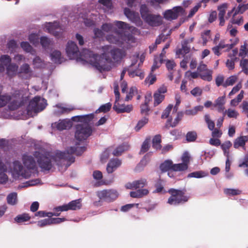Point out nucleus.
Segmentation results:
<instances>
[{
  "mask_svg": "<svg viewBox=\"0 0 248 248\" xmlns=\"http://www.w3.org/2000/svg\"><path fill=\"white\" fill-rule=\"evenodd\" d=\"M82 53L87 55L85 57L88 59V62L100 72L110 70L113 61L108 53L104 52L98 55L88 49L84 50Z\"/></svg>",
  "mask_w": 248,
  "mask_h": 248,
  "instance_id": "1",
  "label": "nucleus"
},
{
  "mask_svg": "<svg viewBox=\"0 0 248 248\" xmlns=\"http://www.w3.org/2000/svg\"><path fill=\"white\" fill-rule=\"evenodd\" d=\"M81 207V204L80 202H68L67 204L55 207L54 208L53 212H46L43 211H38L35 214V216L40 217L59 216L61 212L66 211L69 210H77L79 209Z\"/></svg>",
  "mask_w": 248,
  "mask_h": 248,
  "instance_id": "2",
  "label": "nucleus"
},
{
  "mask_svg": "<svg viewBox=\"0 0 248 248\" xmlns=\"http://www.w3.org/2000/svg\"><path fill=\"white\" fill-rule=\"evenodd\" d=\"M86 150L85 147H70L65 152H58L56 153L55 157L56 158L64 159L67 161L70 164L75 161L73 154L77 155H81Z\"/></svg>",
  "mask_w": 248,
  "mask_h": 248,
  "instance_id": "3",
  "label": "nucleus"
},
{
  "mask_svg": "<svg viewBox=\"0 0 248 248\" xmlns=\"http://www.w3.org/2000/svg\"><path fill=\"white\" fill-rule=\"evenodd\" d=\"M46 105V100L41 98L40 96H35L30 101L27 108L28 112L38 113L44 110Z\"/></svg>",
  "mask_w": 248,
  "mask_h": 248,
  "instance_id": "4",
  "label": "nucleus"
},
{
  "mask_svg": "<svg viewBox=\"0 0 248 248\" xmlns=\"http://www.w3.org/2000/svg\"><path fill=\"white\" fill-rule=\"evenodd\" d=\"M34 156L37 159L39 167L44 170H49L52 168L51 161L48 154H42L38 151L33 153Z\"/></svg>",
  "mask_w": 248,
  "mask_h": 248,
  "instance_id": "5",
  "label": "nucleus"
},
{
  "mask_svg": "<svg viewBox=\"0 0 248 248\" xmlns=\"http://www.w3.org/2000/svg\"><path fill=\"white\" fill-rule=\"evenodd\" d=\"M75 138L79 140H86L93 132L91 127L89 124H78L76 126Z\"/></svg>",
  "mask_w": 248,
  "mask_h": 248,
  "instance_id": "6",
  "label": "nucleus"
},
{
  "mask_svg": "<svg viewBox=\"0 0 248 248\" xmlns=\"http://www.w3.org/2000/svg\"><path fill=\"white\" fill-rule=\"evenodd\" d=\"M185 190H179L170 188L168 192L171 195L168 202H187L189 197L186 194Z\"/></svg>",
  "mask_w": 248,
  "mask_h": 248,
  "instance_id": "7",
  "label": "nucleus"
},
{
  "mask_svg": "<svg viewBox=\"0 0 248 248\" xmlns=\"http://www.w3.org/2000/svg\"><path fill=\"white\" fill-rule=\"evenodd\" d=\"M128 38L129 36L117 30L114 32V34H109L106 37L107 40L109 43L118 45H123L124 42L129 40Z\"/></svg>",
  "mask_w": 248,
  "mask_h": 248,
  "instance_id": "8",
  "label": "nucleus"
},
{
  "mask_svg": "<svg viewBox=\"0 0 248 248\" xmlns=\"http://www.w3.org/2000/svg\"><path fill=\"white\" fill-rule=\"evenodd\" d=\"M22 160L24 166L27 169V171L31 173V171L36 173H38L36 161L32 156L28 154H24L22 155Z\"/></svg>",
  "mask_w": 248,
  "mask_h": 248,
  "instance_id": "9",
  "label": "nucleus"
},
{
  "mask_svg": "<svg viewBox=\"0 0 248 248\" xmlns=\"http://www.w3.org/2000/svg\"><path fill=\"white\" fill-rule=\"evenodd\" d=\"M66 52L68 57L71 59H76L79 56H82L81 54L78 49V48L76 44L73 41H69L68 42Z\"/></svg>",
  "mask_w": 248,
  "mask_h": 248,
  "instance_id": "10",
  "label": "nucleus"
},
{
  "mask_svg": "<svg viewBox=\"0 0 248 248\" xmlns=\"http://www.w3.org/2000/svg\"><path fill=\"white\" fill-rule=\"evenodd\" d=\"M143 20L151 27H158L163 23L162 17L159 15L150 14Z\"/></svg>",
  "mask_w": 248,
  "mask_h": 248,
  "instance_id": "11",
  "label": "nucleus"
},
{
  "mask_svg": "<svg viewBox=\"0 0 248 248\" xmlns=\"http://www.w3.org/2000/svg\"><path fill=\"white\" fill-rule=\"evenodd\" d=\"M97 196L100 199L115 200L119 196V193L114 189H106L97 192Z\"/></svg>",
  "mask_w": 248,
  "mask_h": 248,
  "instance_id": "12",
  "label": "nucleus"
},
{
  "mask_svg": "<svg viewBox=\"0 0 248 248\" xmlns=\"http://www.w3.org/2000/svg\"><path fill=\"white\" fill-rule=\"evenodd\" d=\"M13 171L17 175L21 176L25 178H28L31 175L30 172L23 169L21 163L17 160L13 162Z\"/></svg>",
  "mask_w": 248,
  "mask_h": 248,
  "instance_id": "13",
  "label": "nucleus"
},
{
  "mask_svg": "<svg viewBox=\"0 0 248 248\" xmlns=\"http://www.w3.org/2000/svg\"><path fill=\"white\" fill-rule=\"evenodd\" d=\"M124 14L131 22L134 23L137 26H140L142 24V21L138 13L131 11L128 8H125L124 9Z\"/></svg>",
  "mask_w": 248,
  "mask_h": 248,
  "instance_id": "14",
  "label": "nucleus"
},
{
  "mask_svg": "<svg viewBox=\"0 0 248 248\" xmlns=\"http://www.w3.org/2000/svg\"><path fill=\"white\" fill-rule=\"evenodd\" d=\"M183 10L181 6H176L172 9L167 10L164 13V17L168 20L176 19L179 16V13Z\"/></svg>",
  "mask_w": 248,
  "mask_h": 248,
  "instance_id": "15",
  "label": "nucleus"
},
{
  "mask_svg": "<svg viewBox=\"0 0 248 248\" xmlns=\"http://www.w3.org/2000/svg\"><path fill=\"white\" fill-rule=\"evenodd\" d=\"M108 53L111 55V60H113L115 62L120 61L125 56V51L118 48H114L111 49Z\"/></svg>",
  "mask_w": 248,
  "mask_h": 248,
  "instance_id": "16",
  "label": "nucleus"
},
{
  "mask_svg": "<svg viewBox=\"0 0 248 248\" xmlns=\"http://www.w3.org/2000/svg\"><path fill=\"white\" fill-rule=\"evenodd\" d=\"M147 185V181L145 179H141L138 180L134 181L132 182L127 183L125 185V187L129 189H137L142 188Z\"/></svg>",
  "mask_w": 248,
  "mask_h": 248,
  "instance_id": "17",
  "label": "nucleus"
},
{
  "mask_svg": "<svg viewBox=\"0 0 248 248\" xmlns=\"http://www.w3.org/2000/svg\"><path fill=\"white\" fill-rule=\"evenodd\" d=\"M122 164V161L118 158H112L107 164L106 170L108 173H113Z\"/></svg>",
  "mask_w": 248,
  "mask_h": 248,
  "instance_id": "18",
  "label": "nucleus"
},
{
  "mask_svg": "<svg viewBox=\"0 0 248 248\" xmlns=\"http://www.w3.org/2000/svg\"><path fill=\"white\" fill-rule=\"evenodd\" d=\"M113 109L118 113H129L133 109L132 105H125L124 104L120 105L117 102H115L113 107Z\"/></svg>",
  "mask_w": 248,
  "mask_h": 248,
  "instance_id": "19",
  "label": "nucleus"
},
{
  "mask_svg": "<svg viewBox=\"0 0 248 248\" xmlns=\"http://www.w3.org/2000/svg\"><path fill=\"white\" fill-rule=\"evenodd\" d=\"M94 118L93 114H90L85 115L77 116L72 118V120L75 122H83V124H88V123L90 122Z\"/></svg>",
  "mask_w": 248,
  "mask_h": 248,
  "instance_id": "20",
  "label": "nucleus"
},
{
  "mask_svg": "<svg viewBox=\"0 0 248 248\" xmlns=\"http://www.w3.org/2000/svg\"><path fill=\"white\" fill-rule=\"evenodd\" d=\"M3 87L0 85V108L5 106L12 100V96L8 93L2 94Z\"/></svg>",
  "mask_w": 248,
  "mask_h": 248,
  "instance_id": "21",
  "label": "nucleus"
},
{
  "mask_svg": "<svg viewBox=\"0 0 248 248\" xmlns=\"http://www.w3.org/2000/svg\"><path fill=\"white\" fill-rule=\"evenodd\" d=\"M173 164L171 160H166L160 165V169L162 172H165L170 170H173Z\"/></svg>",
  "mask_w": 248,
  "mask_h": 248,
  "instance_id": "22",
  "label": "nucleus"
},
{
  "mask_svg": "<svg viewBox=\"0 0 248 248\" xmlns=\"http://www.w3.org/2000/svg\"><path fill=\"white\" fill-rule=\"evenodd\" d=\"M149 191L147 189H138L130 192V195L132 198H140L147 195Z\"/></svg>",
  "mask_w": 248,
  "mask_h": 248,
  "instance_id": "23",
  "label": "nucleus"
},
{
  "mask_svg": "<svg viewBox=\"0 0 248 248\" xmlns=\"http://www.w3.org/2000/svg\"><path fill=\"white\" fill-rule=\"evenodd\" d=\"M56 127L59 130H62L70 128L71 126V122L70 121L63 120L58 123H56Z\"/></svg>",
  "mask_w": 248,
  "mask_h": 248,
  "instance_id": "24",
  "label": "nucleus"
},
{
  "mask_svg": "<svg viewBox=\"0 0 248 248\" xmlns=\"http://www.w3.org/2000/svg\"><path fill=\"white\" fill-rule=\"evenodd\" d=\"M248 140V137L247 136H240L235 140L233 143V147L236 149L240 147H243Z\"/></svg>",
  "mask_w": 248,
  "mask_h": 248,
  "instance_id": "25",
  "label": "nucleus"
},
{
  "mask_svg": "<svg viewBox=\"0 0 248 248\" xmlns=\"http://www.w3.org/2000/svg\"><path fill=\"white\" fill-rule=\"evenodd\" d=\"M129 148V145L126 143H123L118 146L113 152L112 154L114 156H118L125 151L128 150Z\"/></svg>",
  "mask_w": 248,
  "mask_h": 248,
  "instance_id": "26",
  "label": "nucleus"
},
{
  "mask_svg": "<svg viewBox=\"0 0 248 248\" xmlns=\"http://www.w3.org/2000/svg\"><path fill=\"white\" fill-rule=\"evenodd\" d=\"M161 137L160 135H155L152 140V147L153 148L158 150H160L162 148L161 145Z\"/></svg>",
  "mask_w": 248,
  "mask_h": 248,
  "instance_id": "27",
  "label": "nucleus"
},
{
  "mask_svg": "<svg viewBox=\"0 0 248 248\" xmlns=\"http://www.w3.org/2000/svg\"><path fill=\"white\" fill-rule=\"evenodd\" d=\"M238 77L236 75H232L228 78L223 84V87L226 88L229 86L233 85L237 81Z\"/></svg>",
  "mask_w": 248,
  "mask_h": 248,
  "instance_id": "28",
  "label": "nucleus"
},
{
  "mask_svg": "<svg viewBox=\"0 0 248 248\" xmlns=\"http://www.w3.org/2000/svg\"><path fill=\"white\" fill-rule=\"evenodd\" d=\"M51 60L55 63H61L62 54L59 50H54L50 54Z\"/></svg>",
  "mask_w": 248,
  "mask_h": 248,
  "instance_id": "29",
  "label": "nucleus"
},
{
  "mask_svg": "<svg viewBox=\"0 0 248 248\" xmlns=\"http://www.w3.org/2000/svg\"><path fill=\"white\" fill-rule=\"evenodd\" d=\"M151 97H149L148 99L147 97L145 98V102L143 104L140 106V113L142 114L148 115V112L150 110L149 108L148 103L150 101Z\"/></svg>",
  "mask_w": 248,
  "mask_h": 248,
  "instance_id": "30",
  "label": "nucleus"
},
{
  "mask_svg": "<svg viewBox=\"0 0 248 248\" xmlns=\"http://www.w3.org/2000/svg\"><path fill=\"white\" fill-rule=\"evenodd\" d=\"M203 107L202 106H197L194 108L186 110L185 113L186 115H195L198 111L202 110Z\"/></svg>",
  "mask_w": 248,
  "mask_h": 248,
  "instance_id": "31",
  "label": "nucleus"
},
{
  "mask_svg": "<svg viewBox=\"0 0 248 248\" xmlns=\"http://www.w3.org/2000/svg\"><path fill=\"white\" fill-rule=\"evenodd\" d=\"M128 75L131 78H134L135 76L139 77L140 79L144 78V73L140 69H137L134 70H132L130 68V71H128Z\"/></svg>",
  "mask_w": 248,
  "mask_h": 248,
  "instance_id": "32",
  "label": "nucleus"
},
{
  "mask_svg": "<svg viewBox=\"0 0 248 248\" xmlns=\"http://www.w3.org/2000/svg\"><path fill=\"white\" fill-rule=\"evenodd\" d=\"M212 72L210 70H207L204 72H203L199 74V76L201 78L204 80L208 81H210L212 79Z\"/></svg>",
  "mask_w": 248,
  "mask_h": 248,
  "instance_id": "33",
  "label": "nucleus"
},
{
  "mask_svg": "<svg viewBox=\"0 0 248 248\" xmlns=\"http://www.w3.org/2000/svg\"><path fill=\"white\" fill-rule=\"evenodd\" d=\"M208 173L203 171H196L191 173H190L188 174V178H200L202 177H204L207 175Z\"/></svg>",
  "mask_w": 248,
  "mask_h": 248,
  "instance_id": "34",
  "label": "nucleus"
},
{
  "mask_svg": "<svg viewBox=\"0 0 248 248\" xmlns=\"http://www.w3.org/2000/svg\"><path fill=\"white\" fill-rule=\"evenodd\" d=\"M150 141L151 139L149 138H146L143 141L140 150V154H143L148 151L150 147Z\"/></svg>",
  "mask_w": 248,
  "mask_h": 248,
  "instance_id": "35",
  "label": "nucleus"
},
{
  "mask_svg": "<svg viewBox=\"0 0 248 248\" xmlns=\"http://www.w3.org/2000/svg\"><path fill=\"white\" fill-rule=\"evenodd\" d=\"M111 106V104L109 102L102 105L96 110L95 113H106L110 110Z\"/></svg>",
  "mask_w": 248,
  "mask_h": 248,
  "instance_id": "36",
  "label": "nucleus"
},
{
  "mask_svg": "<svg viewBox=\"0 0 248 248\" xmlns=\"http://www.w3.org/2000/svg\"><path fill=\"white\" fill-rule=\"evenodd\" d=\"M232 144L230 141L227 140L225 141L221 145V147L223 151L224 154L226 156H229V149L232 146Z\"/></svg>",
  "mask_w": 248,
  "mask_h": 248,
  "instance_id": "37",
  "label": "nucleus"
},
{
  "mask_svg": "<svg viewBox=\"0 0 248 248\" xmlns=\"http://www.w3.org/2000/svg\"><path fill=\"white\" fill-rule=\"evenodd\" d=\"M22 104V102L21 101L14 100L9 103L8 108L11 110H15L18 109Z\"/></svg>",
  "mask_w": 248,
  "mask_h": 248,
  "instance_id": "38",
  "label": "nucleus"
},
{
  "mask_svg": "<svg viewBox=\"0 0 248 248\" xmlns=\"http://www.w3.org/2000/svg\"><path fill=\"white\" fill-rule=\"evenodd\" d=\"M164 98L165 95L164 94L155 93L154 94V106L155 107L160 104L164 100Z\"/></svg>",
  "mask_w": 248,
  "mask_h": 248,
  "instance_id": "39",
  "label": "nucleus"
},
{
  "mask_svg": "<svg viewBox=\"0 0 248 248\" xmlns=\"http://www.w3.org/2000/svg\"><path fill=\"white\" fill-rule=\"evenodd\" d=\"M188 169V167L186 164L181 163L173 164V171H182Z\"/></svg>",
  "mask_w": 248,
  "mask_h": 248,
  "instance_id": "40",
  "label": "nucleus"
},
{
  "mask_svg": "<svg viewBox=\"0 0 248 248\" xmlns=\"http://www.w3.org/2000/svg\"><path fill=\"white\" fill-rule=\"evenodd\" d=\"M60 27V26L59 23L57 22H49L47 23V25L46 26V29L50 33L53 32L54 30H59Z\"/></svg>",
  "mask_w": 248,
  "mask_h": 248,
  "instance_id": "41",
  "label": "nucleus"
},
{
  "mask_svg": "<svg viewBox=\"0 0 248 248\" xmlns=\"http://www.w3.org/2000/svg\"><path fill=\"white\" fill-rule=\"evenodd\" d=\"M186 137L187 142H193L196 140L197 134L195 131H189L186 134Z\"/></svg>",
  "mask_w": 248,
  "mask_h": 248,
  "instance_id": "42",
  "label": "nucleus"
},
{
  "mask_svg": "<svg viewBox=\"0 0 248 248\" xmlns=\"http://www.w3.org/2000/svg\"><path fill=\"white\" fill-rule=\"evenodd\" d=\"M247 10H248V3L245 4H239L233 14V16L238 14H243Z\"/></svg>",
  "mask_w": 248,
  "mask_h": 248,
  "instance_id": "43",
  "label": "nucleus"
},
{
  "mask_svg": "<svg viewBox=\"0 0 248 248\" xmlns=\"http://www.w3.org/2000/svg\"><path fill=\"white\" fill-rule=\"evenodd\" d=\"M204 120L207 124L208 128L210 130H213L215 127V123L210 119V115L206 114L204 115Z\"/></svg>",
  "mask_w": 248,
  "mask_h": 248,
  "instance_id": "44",
  "label": "nucleus"
},
{
  "mask_svg": "<svg viewBox=\"0 0 248 248\" xmlns=\"http://www.w3.org/2000/svg\"><path fill=\"white\" fill-rule=\"evenodd\" d=\"M114 24L120 29L130 30L131 28L128 24L123 21H115L114 22Z\"/></svg>",
  "mask_w": 248,
  "mask_h": 248,
  "instance_id": "45",
  "label": "nucleus"
},
{
  "mask_svg": "<svg viewBox=\"0 0 248 248\" xmlns=\"http://www.w3.org/2000/svg\"><path fill=\"white\" fill-rule=\"evenodd\" d=\"M163 62V60L162 58L159 59V58H155L154 59V63L151 68V72H154L155 70L158 68L161 63Z\"/></svg>",
  "mask_w": 248,
  "mask_h": 248,
  "instance_id": "46",
  "label": "nucleus"
},
{
  "mask_svg": "<svg viewBox=\"0 0 248 248\" xmlns=\"http://www.w3.org/2000/svg\"><path fill=\"white\" fill-rule=\"evenodd\" d=\"M137 93V89L136 87H132L130 88L125 98V101H128L131 100L135 93Z\"/></svg>",
  "mask_w": 248,
  "mask_h": 248,
  "instance_id": "47",
  "label": "nucleus"
},
{
  "mask_svg": "<svg viewBox=\"0 0 248 248\" xmlns=\"http://www.w3.org/2000/svg\"><path fill=\"white\" fill-rule=\"evenodd\" d=\"M172 108L173 105L172 104H169L163 111L161 116V119H164L169 118Z\"/></svg>",
  "mask_w": 248,
  "mask_h": 248,
  "instance_id": "48",
  "label": "nucleus"
},
{
  "mask_svg": "<svg viewBox=\"0 0 248 248\" xmlns=\"http://www.w3.org/2000/svg\"><path fill=\"white\" fill-rule=\"evenodd\" d=\"M240 65L242 68V71L248 75V59L243 58L240 61Z\"/></svg>",
  "mask_w": 248,
  "mask_h": 248,
  "instance_id": "49",
  "label": "nucleus"
},
{
  "mask_svg": "<svg viewBox=\"0 0 248 248\" xmlns=\"http://www.w3.org/2000/svg\"><path fill=\"white\" fill-rule=\"evenodd\" d=\"M140 13L143 19L150 14L149 13L148 8L145 4L141 5L140 6Z\"/></svg>",
  "mask_w": 248,
  "mask_h": 248,
  "instance_id": "50",
  "label": "nucleus"
},
{
  "mask_svg": "<svg viewBox=\"0 0 248 248\" xmlns=\"http://www.w3.org/2000/svg\"><path fill=\"white\" fill-rule=\"evenodd\" d=\"M20 73L28 74L31 73L30 65L27 63L22 64L20 67Z\"/></svg>",
  "mask_w": 248,
  "mask_h": 248,
  "instance_id": "51",
  "label": "nucleus"
},
{
  "mask_svg": "<svg viewBox=\"0 0 248 248\" xmlns=\"http://www.w3.org/2000/svg\"><path fill=\"white\" fill-rule=\"evenodd\" d=\"M148 122V119L146 117H144L141 120H140L137 125L135 126V130L136 131H139L145 124Z\"/></svg>",
  "mask_w": 248,
  "mask_h": 248,
  "instance_id": "52",
  "label": "nucleus"
},
{
  "mask_svg": "<svg viewBox=\"0 0 248 248\" xmlns=\"http://www.w3.org/2000/svg\"><path fill=\"white\" fill-rule=\"evenodd\" d=\"M0 62L5 66H7L11 62V59L8 55H3L0 57Z\"/></svg>",
  "mask_w": 248,
  "mask_h": 248,
  "instance_id": "53",
  "label": "nucleus"
},
{
  "mask_svg": "<svg viewBox=\"0 0 248 248\" xmlns=\"http://www.w3.org/2000/svg\"><path fill=\"white\" fill-rule=\"evenodd\" d=\"M30 217L28 214H23L16 217L15 218V220L17 223H20L28 221L30 219Z\"/></svg>",
  "mask_w": 248,
  "mask_h": 248,
  "instance_id": "54",
  "label": "nucleus"
},
{
  "mask_svg": "<svg viewBox=\"0 0 248 248\" xmlns=\"http://www.w3.org/2000/svg\"><path fill=\"white\" fill-rule=\"evenodd\" d=\"M17 43L16 41L14 40H10L7 44V47L11 53L15 51V49L17 47Z\"/></svg>",
  "mask_w": 248,
  "mask_h": 248,
  "instance_id": "55",
  "label": "nucleus"
},
{
  "mask_svg": "<svg viewBox=\"0 0 248 248\" xmlns=\"http://www.w3.org/2000/svg\"><path fill=\"white\" fill-rule=\"evenodd\" d=\"M33 64L35 68H40L43 66L44 62L39 57L36 56L33 60Z\"/></svg>",
  "mask_w": 248,
  "mask_h": 248,
  "instance_id": "56",
  "label": "nucleus"
},
{
  "mask_svg": "<svg viewBox=\"0 0 248 248\" xmlns=\"http://www.w3.org/2000/svg\"><path fill=\"white\" fill-rule=\"evenodd\" d=\"M225 113H227V116L229 118H236L239 115L237 111L231 108H229L228 110H226L224 113V115H225Z\"/></svg>",
  "mask_w": 248,
  "mask_h": 248,
  "instance_id": "57",
  "label": "nucleus"
},
{
  "mask_svg": "<svg viewBox=\"0 0 248 248\" xmlns=\"http://www.w3.org/2000/svg\"><path fill=\"white\" fill-rule=\"evenodd\" d=\"M242 82L240 81L236 86L233 87L232 91L229 93L228 96L231 97V96L238 92L242 88Z\"/></svg>",
  "mask_w": 248,
  "mask_h": 248,
  "instance_id": "58",
  "label": "nucleus"
},
{
  "mask_svg": "<svg viewBox=\"0 0 248 248\" xmlns=\"http://www.w3.org/2000/svg\"><path fill=\"white\" fill-rule=\"evenodd\" d=\"M50 40L46 36H42L40 38V43L42 46L44 48H47L50 44Z\"/></svg>",
  "mask_w": 248,
  "mask_h": 248,
  "instance_id": "59",
  "label": "nucleus"
},
{
  "mask_svg": "<svg viewBox=\"0 0 248 248\" xmlns=\"http://www.w3.org/2000/svg\"><path fill=\"white\" fill-rule=\"evenodd\" d=\"M224 192L228 195L234 196L240 194L241 191L238 189L228 188L225 189Z\"/></svg>",
  "mask_w": 248,
  "mask_h": 248,
  "instance_id": "60",
  "label": "nucleus"
},
{
  "mask_svg": "<svg viewBox=\"0 0 248 248\" xmlns=\"http://www.w3.org/2000/svg\"><path fill=\"white\" fill-rule=\"evenodd\" d=\"M227 8V4L226 3L222 4L218 7L217 10L219 11L218 16H224Z\"/></svg>",
  "mask_w": 248,
  "mask_h": 248,
  "instance_id": "61",
  "label": "nucleus"
},
{
  "mask_svg": "<svg viewBox=\"0 0 248 248\" xmlns=\"http://www.w3.org/2000/svg\"><path fill=\"white\" fill-rule=\"evenodd\" d=\"M21 48L26 52H31L32 49V46L27 42H22L20 44Z\"/></svg>",
  "mask_w": 248,
  "mask_h": 248,
  "instance_id": "62",
  "label": "nucleus"
},
{
  "mask_svg": "<svg viewBox=\"0 0 248 248\" xmlns=\"http://www.w3.org/2000/svg\"><path fill=\"white\" fill-rule=\"evenodd\" d=\"M181 160L182 161V163L186 164V166L188 167L190 162V156L187 152H185L183 154L181 157Z\"/></svg>",
  "mask_w": 248,
  "mask_h": 248,
  "instance_id": "63",
  "label": "nucleus"
},
{
  "mask_svg": "<svg viewBox=\"0 0 248 248\" xmlns=\"http://www.w3.org/2000/svg\"><path fill=\"white\" fill-rule=\"evenodd\" d=\"M191 94L195 97L201 96L202 93V90L199 87H196L190 91Z\"/></svg>",
  "mask_w": 248,
  "mask_h": 248,
  "instance_id": "64",
  "label": "nucleus"
}]
</instances>
